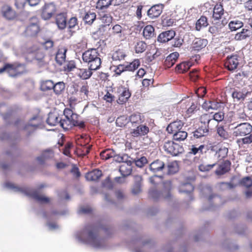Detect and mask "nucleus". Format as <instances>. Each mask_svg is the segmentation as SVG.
I'll return each instance as SVG.
<instances>
[{
	"label": "nucleus",
	"instance_id": "f257e3e1",
	"mask_svg": "<svg viewBox=\"0 0 252 252\" xmlns=\"http://www.w3.org/2000/svg\"><path fill=\"white\" fill-rule=\"evenodd\" d=\"M76 239L80 243L88 244L95 249H101L105 247L104 239L98 235L97 228L93 225H87L83 230L76 232Z\"/></svg>",
	"mask_w": 252,
	"mask_h": 252
},
{
	"label": "nucleus",
	"instance_id": "f03ea898",
	"mask_svg": "<svg viewBox=\"0 0 252 252\" xmlns=\"http://www.w3.org/2000/svg\"><path fill=\"white\" fill-rule=\"evenodd\" d=\"M4 187L14 192L30 196L40 203H48L50 200L49 198L42 194L40 192V189L45 187L43 184H40L36 189L26 187H19L11 182L5 183Z\"/></svg>",
	"mask_w": 252,
	"mask_h": 252
},
{
	"label": "nucleus",
	"instance_id": "7ed1b4c3",
	"mask_svg": "<svg viewBox=\"0 0 252 252\" xmlns=\"http://www.w3.org/2000/svg\"><path fill=\"white\" fill-rule=\"evenodd\" d=\"M231 126H234L231 128L233 136L241 137L236 141L239 146L252 143V126L250 123L241 122L235 126V123H234Z\"/></svg>",
	"mask_w": 252,
	"mask_h": 252
},
{
	"label": "nucleus",
	"instance_id": "20e7f679",
	"mask_svg": "<svg viewBox=\"0 0 252 252\" xmlns=\"http://www.w3.org/2000/svg\"><path fill=\"white\" fill-rule=\"evenodd\" d=\"M172 189L171 182L166 181L163 183V188L161 193H160L156 189H152L149 191V196L154 200H157L161 197L165 199H170L171 197L170 192Z\"/></svg>",
	"mask_w": 252,
	"mask_h": 252
},
{
	"label": "nucleus",
	"instance_id": "39448f33",
	"mask_svg": "<svg viewBox=\"0 0 252 252\" xmlns=\"http://www.w3.org/2000/svg\"><path fill=\"white\" fill-rule=\"evenodd\" d=\"M100 157L103 159H108L113 158V160L119 162L124 163L126 160H128L129 157L126 155L121 156L118 154L113 149H108L101 152L100 154Z\"/></svg>",
	"mask_w": 252,
	"mask_h": 252
},
{
	"label": "nucleus",
	"instance_id": "423d86ee",
	"mask_svg": "<svg viewBox=\"0 0 252 252\" xmlns=\"http://www.w3.org/2000/svg\"><path fill=\"white\" fill-rule=\"evenodd\" d=\"M25 67L24 64H19L17 65L11 64H6L0 68V74L7 72L10 76L15 77L19 74L23 73Z\"/></svg>",
	"mask_w": 252,
	"mask_h": 252
},
{
	"label": "nucleus",
	"instance_id": "0eeeda50",
	"mask_svg": "<svg viewBox=\"0 0 252 252\" xmlns=\"http://www.w3.org/2000/svg\"><path fill=\"white\" fill-rule=\"evenodd\" d=\"M163 149L167 153L173 156H177L184 152L182 146L174 143L172 141H165L164 143Z\"/></svg>",
	"mask_w": 252,
	"mask_h": 252
},
{
	"label": "nucleus",
	"instance_id": "6e6552de",
	"mask_svg": "<svg viewBox=\"0 0 252 252\" xmlns=\"http://www.w3.org/2000/svg\"><path fill=\"white\" fill-rule=\"evenodd\" d=\"M57 8L53 3L45 4L42 7L41 17L45 20L50 19L56 12Z\"/></svg>",
	"mask_w": 252,
	"mask_h": 252
},
{
	"label": "nucleus",
	"instance_id": "1a4fd4ad",
	"mask_svg": "<svg viewBox=\"0 0 252 252\" xmlns=\"http://www.w3.org/2000/svg\"><path fill=\"white\" fill-rule=\"evenodd\" d=\"M64 115L69 117L73 126H78L80 128H83L84 126V122L79 120V116L73 113L70 109H65L64 111Z\"/></svg>",
	"mask_w": 252,
	"mask_h": 252
},
{
	"label": "nucleus",
	"instance_id": "9d476101",
	"mask_svg": "<svg viewBox=\"0 0 252 252\" xmlns=\"http://www.w3.org/2000/svg\"><path fill=\"white\" fill-rule=\"evenodd\" d=\"M149 169L151 172L154 173L161 172L166 169V166L163 161L157 159L150 164Z\"/></svg>",
	"mask_w": 252,
	"mask_h": 252
},
{
	"label": "nucleus",
	"instance_id": "9b49d317",
	"mask_svg": "<svg viewBox=\"0 0 252 252\" xmlns=\"http://www.w3.org/2000/svg\"><path fill=\"white\" fill-rule=\"evenodd\" d=\"M140 65V61L139 60H135L132 63L124 64H120L118 69L121 72L124 71H133L137 69Z\"/></svg>",
	"mask_w": 252,
	"mask_h": 252
},
{
	"label": "nucleus",
	"instance_id": "f8f14e48",
	"mask_svg": "<svg viewBox=\"0 0 252 252\" xmlns=\"http://www.w3.org/2000/svg\"><path fill=\"white\" fill-rule=\"evenodd\" d=\"M200 121L201 123H203L204 125L206 123L207 124V128H208V130L213 129L216 126L218 127V123L213 119L210 118V116L208 114H204L201 116L200 118Z\"/></svg>",
	"mask_w": 252,
	"mask_h": 252
},
{
	"label": "nucleus",
	"instance_id": "ddd939ff",
	"mask_svg": "<svg viewBox=\"0 0 252 252\" xmlns=\"http://www.w3.org/2000/svg\"><path fill=\"white\" fill-rule=\"evenodd\" d=\"M175 36V32L173 30L167 31L159 34L158 38V41L159 42H166Z\"/></svg>",
	"mask_w": 252,
	"mask_h": 252
},
{
	"label": "nucleus",
	"instance_id": "4468645a",
	"mask_svg": "<svg viewBox=\"0 0 252 252\" xmlns=\"http://www.w3.org/2000/svg\"><path fill=\"white\" fill-rule=\"evenodd\" d=\"M131 164L132 161L128 159L121 165L119 171L123 176L126 177L130 174L132 171Z\"/></svg>",
	"mask_w": 252,
	"mask_h": 252
},
{
	"label": "nucleus",
	"instance_id": "2eb2a0df",
	"mask_svg": "<svg viewBox=\"0 0 252 252\" xmlns=\"http://www.w3.org/2000/svg\"><path fill=\"white\" fill-rule=\"evenodd\" d=\"M98 57V54L96 49H92L85 52L82 55V59L84 62H90Z\"/></svg>",
	"mask_w": 252,
	"mask_h": 252
},
{
	"label": "nucleus",
	"instance_id": "dca6fc26",
	"mask_svg": "<svg viewBox=\"0 0 252 252\" xmlns=\"http://www.w3.org/2000/svg\"><path fill=\"white\" fill-rule=\"evenodd\" d=\"M184 123L181 121H177L171 123L166 128V130L169 133H175L182 128Z\"/></svg>",
	"mask_w": 252,
	"mask_h": 252
},
{
	"label": "nucleus",
	"instance_id": "f3484780",
	"mask_svg": "<svg viewBox=\"0 0 252 252\" xmlns=\"http://www.w3.org/2000/svg\"><path fill=\"white\" fill-rule=\"evenodd\" d=\"M2 15L8 20H12L16 17L15 11L9 5H5L1 8Z\"/></svg>",
	"mask_w": 252,
	"mask_h": 252
},
{
	"label": "nucleus",
	"instance_id": "a211bd4d",
	"mask_svg": "<svg viewBox=\"0 0 252 252\" xmlns=\"http://www.w3.org/2000/svg\"><path fill=\"white\" fill-rule=\"evenodd\" d=\"M56 23L60 30L64 29L66 25V14L65 13H61L56 15Z\"/></svg>",
	"mask_w": 252,
	"mask_h": 252
},
{
	"label": "nucleus",
	"instance_id": "6ab92c4d",
	"mask_svg": "<svg viewBox=\"0 0 252 252\" xmlns=\"http://www.w3.org/2000/svg\"><path fill=\"white\" fill-rule=\"evenodd\" d=\"M149 131V127L146 126L141 125L138 126L136 128L132 130L131 133L134 137L145 135L147 134Z\"/></svg>",
	"mask_w": 252,
	"mask_h": 252
},
{
	"label": "nucleus",
	"instance_id": "aec40b11",
	"mask_svg": "<svg viewBox=\"0 0 252 252\" xmlns=\"http://www.w3.org/2000/svg\"><path fill=\"white\" fill-rule=\"evenodd\" d=\"M208 41L205 39L195 38L192 43L191 48L195 51H199L204 48L207 44Z\"/></svg>",
	"mask_w": 252,
	"mask_h": 252
},
{
	"label": "nucleus",
	"instance_id": "412c9836",
	"mask_svg": "<svg viewBox=\"0 0 252 252\" xmlns=\"http://www.w3.org/2000/svg\"><path fill=\"white\" fill-rule=\"evenodd\" d=\"M239 63L237 55H233L227 57V60L225 63V66L229 70L235 69Z\"/></svg>",
	"mask_w": 252,
	"mask_h": 252
},
{
	"label": "nucleus",
	"instance_id": "4be33fe9",
	"mask_svg": "<svg viewBox=\"0 0 252 252\" xmlns=\"http://www.w3.org/2000/svg\"><path fill=\"white\" fill-rule=\"evenodd\" d=\"M162 5L160 4L153 6L148 11V15L152 19L158 17L162 12Z\"/></svg>",
	"mask_w": 252,
	"mask_h": 252
},
{
	"label": "nucleus",
	"instance_id": "5701e85b",
	"mask_svg": "<svg viewBox=\"0 0 252 252\" xmlns=\"http://www.w3.org/2000/svg\"><path fill=\"white\" fill-rule=\"evenodd\" d=\"M248 91L245 89L235 90L232 94V96L235 101H243L246 98Z\"/></svg>",
	"mask_w": 252,
	"mask_h": 252
},
{
	"label": "nucleus",
	"instance_id": "b1692460",
	"mask_svg": "<svg viewBox=\"0 0 252 252\" xmlns=\"http://www.w3.org/2000/svg\"><path fill=\"white\" fill-rule=\"evenodd\" d=\"M179 56V54L178 52H174L168 55L164 61V65L166 67L169 68L173 66L178 58Z\"/></svg>",
	"mask_w": 252,
	"mask_h": 252
},
{
	"label": "nucleus",
	"instance_id": "393cba45",
	"mask_svg": "<svg viewBox=\"0 0 252 252\" xmlns=\"http://www.w3.org/2000/svg\"><path fill=\"white\" fill-rule=\"evenodd\" d=\"M66 51L67 49L65 47H61L58 50L56 60L59 64L62 65L65 62Z\"/></svg>",
	"mask_w": 252,
	"mask_h": 252
},
{
	"label": "nucleus",
	"instance_id": "a878e982",
	"mask_svg": "<svg viewBox=\"0 0 252 252\" xmlns=\"http://www.w3.org/2000/svg\"><path fill=\"white\" fill-rule=\"evenodd\" d=\"M179 190L180 193L189 194L190 200L192 199L190 193L193 190V187L191 184L186 183L182 184L179 188Z\"/></svg>",
	"mask_w": 252,
	"mask_h": 252
},
{
	"label": "nucleus",
	"instance_id": "bb28decb",
	"mask_svg": "<svg viewBox=\"0 0 252 252\" xmlns=\"http://www.w3.org/2000/svg\"><path fill=\"white\" fill-rule=\"evenodd\" d=\"M101 176V171L95 169L86 174L85 177L88 181H95L98 180Z\"/></svg>",
	"mask_w": 252,
	"mask_h": 252
},
{
	"label": "nucleus",
	"instance_id": "cd10ccee",
	"mask_svg": "<svg viewBox=\"0 0 252 252\" xmlns=\"http://www.w3.org/2000/svg\"><path fill=\"white\" fill-rule=\"evenodd\" d=\"M247 116L243 109H240L234 113L233 120L236 121V124L242 122L241 121L247 120Z\"/></svg>",
	"mask_w": 252,
	"mask_h": 252
},
{
	"label": "nucleus",
	"instance_id": "c85d7f7f",
	"mask_svg": "<svg viewBox=\"0 0 252 252\" xmlns=\"http://www.w3.org/2000/svg\"><path fill=\"white\" fill-rule=\"evenodd\" d=\"M60 119L57 114L50 113L49 114L48 119H47V123L51 126H60Z\"/></svg>",
	"mask_w": 252,
	"mask_h": 252
},
{
	"label": "nucleus",
	"instance_id": "c756f323",
	"mask_svg": "<svg viewBox=\"0 0 252 252\" xmlns=\"http://www.w3.org/2000/svg\"><path fill=\"white\" fill-rule=\"evenodd\" d=\"M76 73L78 77L82 79H87L92 75V72L89 68H78L76 69Z\"/></svg>",
	"mask_w": 252,
	"mask_h": 252
},
{
	"label": "nucleus",
	"instance_id": "7c9ffc66",
	"mask_svg": "<svg viewBox=\"0 0 252 252\" xmlns=\"http://www.w3.org/2000/svg\"><path fill=\"white\" fill-rule=\"evenodd\" d=\"M230 165V162L229 161L226 160L223 162L216 170V174L218 175L224 174L229 170Z\"/></svg>",
	"mask_w": 252,
	"mask_h": 252
},
{
	"label": "nucleus",
	"instance_id": "2f4dec72",
	"mask_svg": "<svg viewBox=\"0 0 252 252\" xmlns=\"http://www.w3.org/2000/svg\"><path fill=\"white\" fill-rule=\"evenodd\" d=\"M39 31V27L35 24H32L27 27L25 30L27 36H32L35 35Z\"/></svg>",
	"mask_w": 252,
	"mask_h": 252
},
{
	"label": "nucleus",
	"instance_id": "473e14b6",
	"mask_svg": "<svg viewBox=\"0 0 252 252\" xmlns=\"http://www.w3.org/2000/svg\"><path fill=\"white\" fill-rule=\"evenodd\" d=\"M208 133V128H207L206 126H201L193 132V136L196 138H199L201 137L206 136Z\"/></svg>",
	"mask_w": 252,
	"mask_h": 252
},
{
	"label": "nucleus",
	"instance_id": "72a5a7b5",
	"mask_svg": "<svg viewBox=\"0 0 252 252\" xmlns=\"http://www.w3.org/2000/svg\"><path fill=\"white\" fill-rule=\"evenodd\" d=\"M155 29L154 27L151 25H148L146 26L143 31V36L146 39H150L155 35Z\"/></svg>",
	"mask_w": 252,
	"mask_h": 252
},
{
	"label": "nucleus",
	"instance_id": "f704fd0d",
	"mask_svg": "<svg viewBox=\"0 0 252 252\" xmlns=\"http://www.w3.org/2000/svg\"><path fill=\"white\" fill-rule=\"evenodd\" d=\"M223 14V8L220 4H217L215 5L214 10L213 17L215 20H219Z\"/></svg>",
	"mask_w": 252,
	"mask_h": 252
},
{
	"label": "nucleus",
	"instance_id": "c9c22d12",
	"mask_svg": "<svg viewBox=\"0 0 252 252\" xmlns=\"http://www.w3.org/2000/svg\"><path fill=\"white\" fill-rule=\"evenodd\" d=\"M167 170L166 173L168 174H173L176 173L179 169L178 165L176 161H173L169 163L166 166Z\"/></svg>",
	"mask_w": 252,
	"mask_h": 252
},
{
	"label": "nucleus",
	"instance_id": "e433bc0d",
	"mask_svg": "<svg viewBox=\"0 0 252 252\" xmlns=\"http://www.w3.org/2000/svg\"><path fill=\"white\" fill-rule=\"evenodd\" d=\"M53 152L51 150H47L43 152L40 157L37 158V160L40 163H42L44 160L49 159L53 157Z\"/></svg>",
	"mask_w": 252,
	"mask_h": 252
},
{
	"label": "nucleus",
	"instance_id": "4c0bfd02",
	"mask_svg": "<svg viewBox=\"0 0 252 252\" xmlns=\"http://www.w3.org/2000/svg\"><path fill=\"white\" fill-rule=\"evenodd\" d=\"M131 94L128 90L124 89L120 94L117 102L119 104H123L126 102L130 96Z\"/></svg>",
	"mask_w": 252,
	"mask_h": 252
},
{
	"label": "nucleus",
	"instance_id": "58836bf2",
	"mask_svg": "<svg viewBox=\"0 0 252 252\" xmlns=\"http://www.w3.org/2000/svg\"><path fill=\"white\" fill-rule=\"evenodd\" d=\"M60 126L65 129H68L73 126L69 117H67L66 115H64V119H60Z\"/></svg>",
	"mask_w": 252,
	"mask_h": 252
},
{
	"label": "nucleus",
	"instance_id": "ea45409f",
	"mask_svg": "<svg viewBox=\"0 0 252 252\" xmlns=\"http://www.w3.org/2000/svg\"><path fill=\"white\" fill-rule=\"evenodd\" d=\"M228 26L231 31H235L242 28L243 23L241 21L235 20L230 22Z\"/></svg>",
	"mask_w": 252,
	"mask_h": 252
},
{
	"label": "nucleus",
	"instance_id": "a19ab883",
	"mask_svg": "<svg viewBox=\"0 0 252 252\" xmlns=\"http://www.w3.org/2000/svg\"><path fill=\"white\" fill-rule=\"evenodd\" d=\"M88 63L89 65V68L91 71H92L96 70L99 69L100 66L101 62L100 59L98 57L93 61H90V62Z\"/></svg>",
	"mask_w": 252,
	"mask_h": 252
},
{
	"label": "nucleus",
	"instance_id": "79ce46f5",
	"mask_svg": "<svg viewBox=\"0 0 252 252\" xmlns=\"http://www.w3.org/2000/svg\"><path fill=\"white\" fill-rule=\"evenodd\" d=\"M208 24L207 18L205 16H201L196 22V30L199 31L202 28L207 27Z\"/></svg>",
	"mask_w": 252,
	"mask_h": 252
},
{
	"label": "nucleus",
	"instance_id": "37998d69",
	"mask_svg": "<svg viewBox=\"0 0 252 252\" xmlns=\"http://www.w3.org/2000/svg\"><path fill=\"white\" fill-rule=\"evenodd\" d=\"M248 36H249V31L243 29L240 32L235 34L234 38L236 40H242L246 39Z\"/></svg>",
	"mask_w": 252,
	"mask_h": 252
},
{
	"label": "nucleus",
	"instance_id": "c03bdc74",
	"mask_svg": "<svg viewBox=\"0 0 252 252\" xmlns=\"http://www.w3.org/2000/svg\"><path fill=\"white\" fill-rule=\"evenodd\" d=\"M188 133L185 131L180 130L173 134V139L176 141H183L186 139Z\"/></svg>",
	"mask_w": 252,
	"mask_h": 252
},
{
	"label": "nucleus",
	"instance_id": "a18cd8bd",
	"mask_svg": "<svg viewBox=\"0 0 252 252\" xmlns=\"http://www.w3.org/2000/svg\"><path fill=\"white\" fill-rule=\"evenodd\" d=\"M111 3V0H98L96 3V8L103 10L107 8Z\"/></svg>",
	"mask_w": 252,
	"mask_h": 252
},
{
	"label": "nucleus",
	"instance_id": "49530a36",
	"mask_svg": "<svg viewBox=\"0 0 252 252\" xmlns=\"http://www.w3.org/2000/svg\"><path fill=\"white\" fill-rule=\"evenodd\" d=\"M96 15L95 13L92 12H88L85 14L83 20L84 22L88 24H91L95 19Z\"/></svg>",
	"mask_w": 252,
	"mask_h": 252
},
{
	"label": "nucleus",
	"instance_id": "de8ad7c7",
	"mask_svg": "<svg viewBox=\"0 0 252 252\" xmlns=\"http://www.w3.org/2000/svg\"><path fill=\"white\" fill-rule=\"evenodd\" d=\"M129 121L133 124H141L143 120L142 119V116L140 114H133L129 117Z\"/></svg>",
	"mask_w": 252,
	"mask_h": 252
},
{
	"label": "nucleus",
	"instance_id": "09e8293b",
	"mask_svg": "<svg viewBox=\"0 0 252 252\" xmlns=\"http://www.w3.org/2000/svg\"><path fill=\"white\" fill-rule=\"evenodd\" d=\"M191 64L189 63L184 62L178 64L176 66V69L180 72H184L188 70Z\"/></svg>",
	"mask_w": 252,
	"mask_h": 252
},
{
	"label": "nucleus",
	"instance_id": "8fccbe9b",
	"mask_svg": "<svg viewBox=\"0 0 252 252\" xmlns=\"http://www.w3.org/2000/svg\"><path fill=\"white\" fill-rule=\"evenodd\" d=\"M54 83L51 80H46L42 82L41 89L43 91H46L53 89Z\"/></svg>",
	"mask_w": 252,
	"mask_h": 252
},
{
	"label": "nucleus",
	"instance_id": "3c124183",
	"mask_svg": "<svg viewBox=\"0 0 252 252\" xmlns=\"http://www.w3.org/2000/svg\"><path fill=\"white\" fill-rule=\"evenodd\" d=\"M228 149L223 147L220 148L215 154V156L219 160L224 158L227 155Z\"/></svg>",
	"mask_w": 252,
	"mask_h": 252
},
{
	"label": "nucleus",
	"instance_id": "603ef678",
	"mask_svg": "<svg viewBox=\"0 0 252 252\" xmlns=\"http://www.w3.org/2000/svg\"><path fill=\"white\" fill-rule=\"evenodd\" d=\"M65 88V84L62 82H59L54 84L53 90L57 94H61Z\"/></svg>",
	"mask_w": 252,
	"mask_h": 252
},
{
	"label": "nucleus",
	"instance_id": "864d4df0",
	"mask_svg": "<svg viewBox=\"0 0 252 252\" xmlns=\"http://www.w3.org/2000/svg\"><path fill=\"white\" fill-rule=\"evenodd\" d=\"M132 162H134L136 166L138 167H142L144 165L147 163L148 160L146 157H142L140 158H135L132 161Z\"/></svg>",
	"mask_w": 252,
	"mask_h": 252
},
{
	"label": "nucleus",
	"instance_id": "5fc2aeb1",
	"mask_svg": "<svg viewBox=\"0 0 252 252\" xmlns=\"http://www.w3.org/2000/svg\"><path fill=\"white\" fill-rule=\"evenodd\" d=\"M42 121L40 117L38 116H35L31 119L29 126L36 127L40 125Z\"/></svg>",
	"mask_w": 252,
	"mask_h": 252
},
{
	"label": "nucleus",
	"instance_id": "6e6d98bb",
	"mask_svg": "<svg viewBox=\"0 0 252 252\" xmlns=\"http://www.w3.org/2000/svg\"><path fill=\"white\" fill-rule=\"evenodd\" d=\"M146 44L143 41H140L138 42L135 46V49L136 53H143L146 49Z\"/></svg>",
	"mask_w": 252,
	"mask_h": 252
},
{
	"label": "nucleus",
	"instance_id": "4d7b16f0",
	"mask_svg": "<svg viewBox=\"0 0 252 252\" xmlns=\"http://www.w3.org/2000/svg\"><path fill=\"white\" fill-rule=\"evenodd\" d=\"M126 55L122 51H117L115 52L113 55L112 58L113 61H121L124 59Z\"/></svg>",
	"mask_w": 252,
	"mask_h": 252
},
{
	"label": "nucleus",
	"instance_id": "13d9d810",
	"mask_svg": "<svg viewBox=\"0 0 252 252\" xmlns=\"http://www.w3.org/2000/svg\"><path fill=\"white\" fill-rule=\"evenodd\" d=\"M217 132L218 135L223 139H227L228 137L227 132L224 129L222 126H218Z\"/></svg>",
	"mask_w": 252,
	"mask_h": 252
},
{
	"label": "nucleus",
	"instance_id": "bf43d9fd",
	"mask_svg": "<svg viewBox=\"0 0 252 252\" xmlns=\"http://www.w3.org/2000/svg\"><path fill=\"white\" fill-rule=\"evenodd\" d=\"M204 148V146L201 145L199 146L198 147H196L194 145H192L191 148L189 149L190 151L189 152V154H192L194 155L199 153L202 154V150Z\"/></svg>",
	"mask_w": 252,
	"mask_h": 252
},
{
	"label": "nucleus",
	"instance_id": "052dcab7",
	"mask_svg": "<svg viewBox=\"0 0 252 252\" xmlns=\"http://www.w3.org/2000/svg\"><path fill=\"white\" fill-rule=\"evenodd\" d=\"M240 183L243 186L248 188L252 186V179L250 177H246L242 179Z\"/></svg>",
	"mask_w": 252,
	"mask_h": 252
},
{
	"label": "nucleus",
	"instance_id": "680f3d73",
	"mask_svg": "<svg viewBox=\"0 0 252 252\" xmlns=\"http://www.w3.org/2000/svg\"><path fill=\"white\" fill-rule=\"evenodd\" d=\"M216 163L212 164H202L199 166V169L202 172L208 171L211 169L215 165Z\"/></svg>",
	"mask_w": 252,
	"mask_h": 252
},
{
	"label": "nucleus",
	"instance_id": "e2e57ef3",
	"mask_svg": "<svg viewBox=\"0 0 252 252\" xmlns=\"http://www.w3.org/2000/svg\"><path fill=\"white\" fill-rule=\"evenodd\" d=\"M101 20L105 25H109L112 22V17L108 14H104L101 17Z\"/></svg>",
	"mask_w": 252,
	"mask_h": 252
},
{
	"label": "nucleus",
	"instance_id": "0e129e2a",
	"mask_svg": "<svg viewBox=\"0 0 252 252\" xmlns=\"http://www.w3.org/2000/svg\"><path fill=\"white\" fill-rule=\"evenodd\" d=\"M75 64L74 61H71L67 63L64 66V70L66 71H71L75 68Z\"/></svg>",
	"mask_w": 252,
	"mask_h": 252
},
{
	"label": "nucleus",
	"instance_id": "69168bd1",
	"mask_svg": "<svg viewBox=\"0 0 252 252\" xmlns=\"http://www.w3.org/2000/svg\"><path fill=\"white\" fill-rule=\"evenodd\" d=\"M141 191V186L139 182H136L132 188V192L134 194L139 193Z\"/></svg>",
	"mask_w": 252,
	"mask_h": 252
},
{
	"label": "nucleus",
	"instance_id": "338daca9",
	"mask_svg": "<svg viewBox=\"0 0 252 252\" xmlns=\"http://www.w3.org/2000/svg\"><path fill=\"white\" fill-rule=\"evenodd\" d=\"M213 119L216 121L218 123L219 122H220L224 119V113L221 112L216 113L213 115Z\"/></svg>",
	"mask_w": 252,
	"mask_h": 252
},
{
	"label": "nucleus",
	"instance_id": "774afa93",
	"mask_svg": "<svg viewBox=\"0 0 252 252\" xmlns=\"http://www.w3.org/2000/svg\"><path fill=\"white\" fill-rule=\"evenodd\" d=\"M209 32L211 33L213 36L218 34L220 32V29L216 26H213L209 28Z\"/></svg>",
	"mask_w": 252,
	"mask_h": 252
}]
</instances>
